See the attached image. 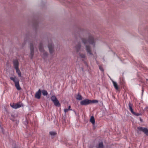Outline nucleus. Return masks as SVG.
<instances>
[{"instance_id": "18", "label": "nucleus", "mask_w": 148, "mask_h": 148, "mask_svg": "<svg viewBox=\"0 0 148 148\" xmlns=\"http://www.w3.org/2000/svg\"><path fill=\"white\" fill-rule=\"evenodd\" d=\"M42 95L44 96H46L48 95V93L45 90H43L42 91Z\"/></svg>"}, {"instance_id": "21", "label": "nucleus", "mask_w": 148, "mask_h": 148, "mask_svg": "<svg viewBox=\"0 0 148 148\" xmlns=\"http://www.w3.org/2000/svg\"><path fill=\"white\" fill-rule=\"evenodd\" d=\"M98 102V100H91V102H90V103H97Z\"/></svg>"}, {"instance_id": "13", "label": "nucleus", "mask_w": 148, "mask_h": 148, "mask_svg": "<svg viewBox=\"0 0 148 148\" xmlns=\"http://www.w3.org/2000/svg\"><path fill=\"white\" fill-rule=\"evenodd\" d=\"M81 46L80 44V43L78 44L75 46V50L77 52H78L80 50L81 48Z\"/></svg>"}, {"instance_id": "1", "label": "nucleus", "mask_w": 148, "mask_h": 148, "mask_svg": "<svg viewBox=\"0 0 148 148\" xmlns=\"http://www.w3.org/2000/svg\"><path fill=\"white\" fill-rule=\"evenodd\" d=\"M88 39L85 38L82 39V42L85 45L86 49L88 53L90 55H92L90 45L93 47H95V45L96 39L94 36L91 34H89L87 35Z\"/></svg>"}, {"instance_id": "7", "label": "nucleus", "mask_w": 148, "mask_h": 148, "mask_svg": "<svg viewBox=\"0 0 148 148\" xmlns=\"http://www.w3.org/2000/svg\"><path fill=\"white\" fill-rule=\"evenodd\" d=\"M10 105L13 108L15 109L19 108L21 107L22 106H23L22 103H17L16 104H14V103H13L12 104H10Z\"/></svg>"}, {"instance_id": "29", "label": "nucleus", "mask_w": 148, "mask_h": 148, "mask_svg": "<svg viewBox=\"0 0 148 148\" xmlns=\"http://www.w3.org/2000/svg\"><path fill=\"white\" fill-rule=\"evenodd\" d=\"M140 120H141L140 118Z\"/></svg>"}, {"instance_id": "11", "label": "nucleus", "mask_w": 148, "mask_h": 148, "mask_svg": "<svg viewBox=\"0 0 148 148\" xmlns=\"http://www.w3.org/2000/svg\"><path fill=\"white\" fill-rule=\"evenodd\" d=\"M41 96V91L39 89L38 91L37 92L35 95V97L38 99H40Z\"/></svg>"}, {"instance_id": "6", "label": "nucleus", "mask_w": 148, "mask_h": 148, "mask_svg": "<svg viewBox=\"0 0 148 148\" xmlns=\"http://www.w3.org/2000/svg\"><path fill=\"white\" fill-rule=\"evenodd\" d=\"M137 129L140 131L143 132L147 136H148V130L147 129L142 127H137Z\"/></svg>"}, {"instance_id": "26", "label": "nucleus", "mask_w": 148, "mask_h": 148, "mask_svg": "<svg viewBox=\"0 0 148 148\" xmlns=\"http://www.w3.org/2000/svg\"><path fill=\"white\" fill-rule=\"evenodd\" d=\"M146 110L147 111H148V107H147L146 108H145Z\"/></svg>"}, {"instance_id": "2", "label": "nucleus", "mask_w": 148, "mask_h": 148, "mask_svg": "<svg viewBox=\"0 0 148 148\" xmlns=\"http://www.w3.org/2000/svg\"><path fill=\"white\" fill-rule=\"evenodd\" d=\"M10 78L11 80L13 81L14 82L15 86L17 89L18 90H21V88L20 86L18 79L15 76L11 77Z\"/></svg>"}, {"instance_id": "3", "label": "nucleus", "mask_w": 148, "mask_h": 148, "mask_svg": "<svg viewBox=\"0 0 148 148\" xmlns=\"http://www.w3.org/2000/svg\"><path fill=\"white\" fill-rule=\"evenodd\" d=\"M42 45L41 44H40L39 46V49L40 51L41 52V55L42 56V57H45L47 56L48 53L44 51L42 47Z\"/></svg>"}, {"instance_id": "16", "label": "nucleus", "mask_w": 148, "mask_h": 148, "mask_svg": "<svg viewBox=\"0 0 148 148\" xmlns=\"http://www.w3.org/2000/svg\"><path fill=\"white\" fill-rule=\"evenodd\" d=\"M90 121L92 123L93 125L95 124V120L93 116H92L91 117L90 119Z\"/></svg>"}, {"instance_id": "25", "label": "nucleus", "mask_w": 148, "mask_h": 148, "mask_svg": "<svg viewBox=\"0 0 148 148\" xmlns=\"http://www.w3.org/2000/svg\"><path fill=\"white\" fill-rule=\"evenodd\" d=\"M71 106H69V107H68V109H69V110H72V109H70V108H71Z\"/></svg>"}, {"instance_id": "4", "label": "nucleus", "mask_w": 148, "mask_h": 148, "mask_svg": "<svg viewBox=\"0 0 148 148\" xmlns=\"http://www.w3.org/2000/svg\"><path fill=\"white\" fill-rule=\"evenodd\" d=\"M51 99L55 106H60V104L59 102L55 96H52L51 97Z\"/></svg>"}, {"instance_id": "14", "label": "nucleus", "mask_w": 148, "mask_h": 148, "mask_svg": "<svg viewBox=\"0 0 148 148\" xmlns=\"http://www.w3.org/2000/svg\"><path fill=\"white\" fill-rule=\"evenodd\" d=\"M76 99L77 100H81L82 99V97L79 93H78L76 96Z\"/></svg>"}, {"instance_id": "12", "label": "nucleus", "mask_w": 148, "mask_h": 148, "mask_svg": "<svg viewBox=\"0 0 148 148\" xmlns=\"http://www.w3.org/2000/svg\"><path fill=\"white\" fill-rule=\"evenodd\" d=\"M14 66L15 69L18 68V62L17 60L13 61Z\"/></svg>"}, {"instance_id": "17", "label": "nucleus", "mask_w": 148, "mask_h": 148, "mask_svg": "<svg viewBox=\"0 0 148 148\" xmlns=\"http://www.w3.org/2000/svg\"><path fill=\"white\" fill-rule=\"evenodd\" d=\"M16 71V72L17 73L18 75V76L19 77H21V72L20 70L18 68L15 69Z\"/></svg>"}, {"instance_id": "23", "label": "nucleus", "mask_w": 148, "mask_h": 148, "mask_svg": "<svg viewBox=\"0 0 148 148\" xmlns=\"http://www.w3.org/2000/svg\"><path fill=\"white\" fill-rule=\"evenodd\" d=\"M64 110L65 113H66L69 110V109H64Z\"/></svg>"}, {"instance_id": "24", "label": "nucleus", "mask_w": 148, "mask_h": 148, "mask_svg": "<svg viewBox=\"0 0 148 148\" xmlns=\"http://www.w3.org/2000/svg\"><path fill=\"white\" fill-rule=\"evenodd\" d=\"M99 69H100L101 71H103V68H102V67H99Z\"/></svg>"}, {"instance_id": "28", "label": "nucleus", "mask_w": 148, "mask_h": 148, "mask_svg": "<svg viewBox=\"0 0 148 148\" xmlns=\"http://www.w3.org/2000/svg\"><path fill=\"white\" fill-rule=\"evenodd\" d=\"M140 120H141L140 118Z\"/></svg>"}, {"instance_id": "19", "label": "nucleus", "mask_w": 148, "mask_h": 148, "mask_svg": "<svg viewBox=\"0 0 148 148\" xmlns=\"http://www.w3.org/2000/svg\"><path fill=\"white\" fill-rule=\"evenodd\" d=\"M49 134L52 136H54L56 134V133L55 132L52 131L50 132H49Z\"/></svg>"}, {"instance_id": "8", "label": "nucleus", "mask_w": 148, "mask_h": 148, "mask_svg": "<svg viewBox=\"0 0 148 148\" xmlns=\"http://www.w3.org/2000/svg\"><path fill=\"white\" fill-rule=\"evenodd\" d=\"M90 102H91L90 100L86 99L81 101L80 102V104L82 105H86L90 104Z\"/></svg>"}, {"instance_id": "5", "label": "nucleus", "mask_w": 148, "mask_h": 148, "mask_svg": "<svg viewBox=\"0 0 148 148\" xmlns=\"http://www.w3.org/2000/svg\"><path fill=\"white\" fill-rule=\"evenodd\" d=\"M129 109L131 112L134 115H136V116H138L140 115H141V114L140 113H137L134 112L132 108V105L131 103L130 102L129 103Z\"/></svg>"}, {"instance_id": "10", "label": "nucleus", "mask_w": 148, "mask_h": 148, "mask_svg": "<svg viewBox=\"0 0 148 148\" xmlns=\"http://www.w3.org/2000/svg\"><path fill=\"white\" fill-rule=\"evenodd\" d=\"M30 56L31 59H32L34 54V48L33 45L31 44L30 45Z\"/></svg>"}, {"instance_id": "20", "label": "nucleus", "mask_w": 148, "mask_h": 148, "mask_svg": "<svg viewBox=\"0 0 148 148\" xmlns=\"http://www.w3.org/2000/svg\"><path fill=\"white\" fill-rule=\"evenodd\" d=\"M103 146L102 142L100 143L99 144L98 148H103Z\"/></svg>"}, {"instance_id": "27", "label": "nucleus", "mask_w": 148, "mask_h": 148, "mask_svg": "<svg viewBox=\"0 0 148 148\" xmlns=\"http://www.w3.org/2000/svg\"><path fill=\"white\" fill-rule=\"evenodd\" d=\"M13 148H16L15 147H13Z\"/></svg>"}, {"instance_id": "9", "label": "nucleus", "mask_w": 148, "mask_h": 148, "mask_svg": "<svg viewBox=\"0 0 148 148\" xmlns=\"http://www.w3.org/2000/svg\"><path fill=\"white\" fill-rule=\"evenodd\" d=\"M48 47L49 51L50 54L52 53L54 51L53 50V46L51 42L49 43L48 45Z\"/></svg>"}, {"instance_id": "22", "label": "nucleus", "mask_w": 148, "mask_h": 148, "mask_svg": "<svg viewBox=\"0 0 148 148\" xmlns=\"http://www.w3.org/2000/svg\"><path fill=\"white\" fill-rule=\"evenodd\" d=\"M80 56L82 58H84L85 57V55L84 54H80Z\"/></svg>"}, {"instance_id": "15", "label": "nucleus", "mask_w": 148, "mask_h": 148, "mask_svg": "<svg viewBox=\"0 0 148 148\" xmlns=\"http://www.w3.org/2000/svg\"><path fill=\"white\" fill-rule=\"evenodd\" d=\"M112 82L113 83V85H114L115 88V89L117 90H118L119 89V88L118 87V86L117 84L116 83V82L114 81H112Z\"/></svg>"}]
</instances>
